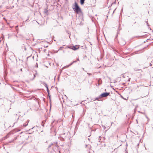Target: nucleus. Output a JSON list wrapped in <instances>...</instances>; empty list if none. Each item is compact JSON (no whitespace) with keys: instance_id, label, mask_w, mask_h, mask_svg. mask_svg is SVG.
<instances>
[{"instance_id":"21","label":"nucleus","mask_w":153,"mask_h":153,"mask_svg":"<svg viewBox=\"0 0 153 153\" xmlns=\"http://www.w3.org/2000/svg\"><path fill=\"white\" fill-rule=\"evenodd\" d=\"M87 74L89 75H91L92 74L91 73H87Z\"/></svg>"},{"instance_id":"12","label":"nucleus","mask_w":153,"mask_h":153,"mask_svg":"<svg viewBox=\"0 0 153 153\" xmlns=\"http://www.w3.org/2000/svg\"><path fill=\"white\" fill-rule=\"evenodd\" d=\"M44 121H42L41 123V125L42 126H43V127H44V125L45 123H44Z\"/></svg>"},{"instance_id":"2","label":"nucleus","mask_w":153,"mask_h":153,"mask_svg":"<svg viewBox=\"0 0 153 153\" xmlns=\"http://www.w3.org/2000/svg\"><path fill=\"white\" fill-rule=\"evenodd\" d=\"M110 94V93L109 92H104L102 93L100 95V97H107Z\"/></svg>"},{"instance_id":"19","label":"nucleus","mask_w":153,"mask_h":153,"mask_svg":"<svg viewBox=\"0 0 153 153\" xmlns=\"http://www.w3.org/2000/svg\"><path fill=\"white\" fill-rule=\"evenodd\" d=\"M7 76V74H5L4 75V78L5 79V78H6V77Z\"/></svg>"},{"instance_id":"23","label":"nucleus","mask_w":153,"mask_h":153,"mask_svg":"<svg viewBox=\"0 0 153 153\" xmlns=\"http://www.w3.org/2000/svg\"><path fill=\"white\" fill-rule=\"evenodd\" d=\"M28 19H26L25 21V22H28Z\"/></svg>"},{"instance_id":"24","label":"nucleus","mask_w":153,"mask_h":153,"mask_svg":"<svg viewBox=\"0 0 153 153\" xmlns=\"http://www.w3.org/2000/svg\"><path fill=\"white\" fill-rule=\"evenodd\" d=\"M48 46H45L44 47L45 48H47L48 47Z\"/></svg>"},{"instance_id":"32","label":"nucleus","mask_w":153,"mask_h":153,"mask_svg":"<svg viewBox=\"0 0 153 153\" xmlns=\"http://www.w3.org/2000/svg\"><path fill=\"white\" fill-rule=\"evenodd\" d=\"M46 50V49H45L44 50V51H45Z\"/></svg>"},{"instance_id":"13","label":"nucleus","mask_w":153,"mask_h":153,"mask_svg":"<svg viewBox=\"0 0 153 153\" xmlns=\"http://www.w3.org/2000/svg\"><path fill=\"white\" fill-rule=\"evenodd\" d=\"M101 97H100V96L98 97H97L96 98H95V100H97L98 101H100L99 99Z\"/></svg>"},{"instance_id":"39","label":"nucleus","mask_w":153,"mask_h":153,"mask_svg":"<svg viewBox=\"0 0 153 153\" xmlns=\"http://www.w3.org/2000/svg\"><path fill=\"white\" fill-rule=\"evenodd\" d=\"M152 32H153V30H152Z\"/></svg>"},{"instance_id":"8","label":"nucleus","mask_w":153,"mask_h":153,"mask_svg":"<svg viewBox=\"0 0 153 153\" xmlns=\"http://www.w3.org/2000/svg\"><path fill=\"white\" fill-rule=\"evenodd\" d=\"M42 83L43 85L46 87V88H47V87H48V86L47 84L45 82H42Z\"/></svg>"},{"instance_id":"37","label":"nucleus","mask_w":153,"mask_h":153,"mask_svg":"<svg viewBox=\"0 0 153 153\" xmlns=\"http://www.w3.org/2000/svg\"><path fill=\"white\" fill-rule=\"evenodd\" d=\"M136 121L137 122V120H136Z\"/></svg>"},{"instance_id":"1","label":"nucleus","mask_w":153,"mask_h":153,"mask_svg":"<svg viewBox=\"0 0 153 153\" xmlns=\"http://www.w3.org/2000/svg\"><path fill=\"white\" fill-rule=\"evenodd\" d=\"M74 6V7H73V9L75 13L78 14L79 12H81V8L76 1H75Z\"/></svg>"},{"instance_id":"35","label":"nucleus","mask_w":153,"mask_h":153,"mask_svg":"<svg viewBox=\"0 0 153 153\" xmlns=\"http://www.w3.org/2000/svg\"><path fill=\"white\" fill-rule=\"evenodd\" d=\"M148 40V39H147V40H146V41H147Z\"/></svg>"},{"instance_id":"17","label":"nucleus","mask_w":153,"mask_h":153,"mask_svg":"<svg viewBox=\"0 0 153 153\" xmlns=\"http://www.w3.org/2000/svg\"><path fill=\"white\" fill-rule=\"evenodd\" d=\"M48 97H49V98L50 101H51V95L50 94L49 95H48Z\"/></svg>"},{"instance_id":"28","label":"nucleus","mask_w":153,"mask_h":153,"mask_svg":"<svg viewBox=\"0 0 153 153\" xmlns=\"http://www.w3.org/2000/svg\"><path fill=\"white\" fill-rule=\"evenodd\" d=\"M62 48V47H60V48L59 49V50L61 49Z\"/></svg>"},{"instance_id":"14","label":"nucleus","mask_w":153,"mask_h":153,"mask_svg":"<svg viewBox=\"0 0 153 153\" xmlns=\"http://www.w3.org/2000/svg\"><path fill=\"white\" fill-rule=\"evenodd\" d=\"M36 74H33V78L32 79H31V80H33L35 78V77H36Z\"/></svg>"},{"instance_id":"6","label":"nucleus","mask_w":153,"mask_h":153,"mask_svg":"<svg viewBox=\"0 0 153 153\" xmlns=\"http://www.w3.org/2000/svg\"><path fill=\"white\" fill-rule=\"evenodd\" d=\"M48 149V153H55V151L53 149H52L51 150H50V148Z\"/></svg>"},{"instance_id":"20","label":"nucleus","mask_w":153,"mask_h":153,"mask_svg":"<svg viewBox=\"0 0 153 153\" xmlns=\"http://www.w3.org/2000/svg\"><path fill=\"white\" fill-rule=\"evenodd\" d=\"M121 97L123 99H124L125 100H126V99H125L122 96H121Z\"/></svg>"},{"instance_id":"16","label":"nucleus","mask_w":153,"mask_h":153,"mask_svg":"<svg viewBox=\"0 0 153 153\" xmlns=\"http://www.w3.org/2000/svg\"><path fill=\"white\" fill-rule=\"evenodd\" d=\"M47 88V92L49 93V90L48 87H47V88Z\"/></svg>"},{"instance_id":"10","label":"nucleus","mask_w":153,"mask_h":153,"mask_svg":"<svg viewBox=\"0 0 153 153\" xmlns=\"http://www.w3.org/2000/svg\"><path fill=\"white\" fill-rule=\"evenodd\" d=\"M85 147L86 148H88L89 149H90L91 148V146L90 145H86Z\"/></svg>"},{"instance_id":"40","label":"nucleus","mask_w":153,"mask_h":153,"mask_svg":"<svg viewBox=\"0 0 153 153\" xmlns=\"http://www.w3.org/2000/svg\"><path fill=\"white\" fill-rule=\"evenodd\" d=\"M90 153V152H89V153Z\"/></svg>"},{"instance_id":"38","label":"nucleus","mask_w":153,"mask_h":153,"mask_svg":"<svg viewBox=\"0 0 153 153\" xmlns=\"http://www.w3.org/2000/svg\"><path fill=\"white\" fill-rule=\"evenodd\" d=\"M126 153H128V152H126Z\"/></svg>"},{"instance_id":"25","label":"nucleus","mask_w":153,"mask_h":153,"mask_svg":"<svg viewBox=\"0 0 153 153\" xmlns=\"http://www.w3.org/2000/svg\"><path fill=\"white\" fill-rule=\"evenodd\" d=\"M29 16H28L27 19H28V20L29 19Z\"/></svg>"},{"instance_id":"4","label":"nucleus","mask_w":153,"mask_h":153,"mask_svg":"<svg viewBox=\"0 0 153 153\" xmlns=\"http://www.w3.org/2000/svg\"><path fill=\"white\" fill-rule=\"evenodd\" d=\"M69 48L72 49L74 50H76L79 48V46L78 45H76L75 46H71L69 47Z\"/></svg>"},{"instance_id":"3","label":"nucleus","mask_w":153,"mask_h":153,"mask_svg":"<svg viewBox=\"0 0 153 153\" xmlns=\"http://www.w3.org/2000/svg\"><path fill=\"white\" fill-rule=\"evenodd\" d=\"M52 146H54L56 147L57 148H58L59 147V146H58L57 144V142H54L53 143H51L50 145H49L48 147V149H49L51 148Z\"/></svg>"},{"instance_id":"9","label":"nucleus","mask_w":153,"mask_h":153,"mask_svg":"<svg viewBox=\"0 0 153 153\" xmlns=\"http://www.w3.org/2000/svg\"><path fill=\"white\" fill-rule=\"evenodd\" d=\"M85 0H80V3L81 5H83L84 3Z\"/></svg>"},{"instance_id":"36","label":"nucleus","mask_w":153,"mask_h":153,"mask_svg":"<svg viewBox=\"0 0 153 153\" xmlns=\"http://www.w3.org/2000/svg\"><path fill=\"white\" fill-rule=\"evenodd\" d=\"M146 118H148V117L147 116L146 117Z\"/></svg>"},{"instance_id":"30","label":"nucleus","mask_w":153,"mask_h":153,"mask_svg":"<svg viewBox=\"0 0 153 153\" xmlns=\"http://www.w3.org/2000/svg\"><path fill=\"white\" fill-rule=\"evenodd\" d=\"M130 78L129 79H128V81H130Z\"/></svg>"},{"instance_id":"5","label":"nucleus","mask_w":153,"mask_h":153,"mask_svg":"<svg viewBox=\"0 0 153 153\" xmlns=\"http://www.w3.org/2000/svg\"><path fill=\"white\" fill-rule=\"evenodd\" d=\"M79 58H77V61H73L72 62H71V63L70 64H69V65H66L64 67V68H67V67H69V66H70L71 65H72L74 63H75V62H76L77 61H79Z\"/></svg>"},{"instance_id":"33","label":"nucleus","mask_w":153,"mask_h":153,"mask_svg":"<svg viewBox=\"0 0 153 153\" xmlns=\"http://www.w3.org/2000/svg\"><path fill=\"white\" fill-rule=\"evenodd\" d=\"M7 136H8V135H7ZM7 137H9V136H8Z\"/></svg>"},{"instance_id":"11","label":"nucleus","mask_w":153,"mask_h":153,"mask_svg":"<svg viewBox=\"0 0 153 153\" xmlns=\"http://www.w3.org/2000/svg\"><path fill=\"white\" fill-rule=\"evenodd\" d=\"M98 82H99V83L98 84V85H99L102 83V80L100 79H99V80H98Z\"/></svg>"},{"instance_id":"15","label":"nucleus","mask_w":153,"mask_h":153,"mask_svg":"<svg viewBox=\"0 0 153 153\" xmlns=\"http://www.w3.org/2000/svg\"><path fill=\"white\" fill-rule=\"evenodd\" d=\"M123 43L121 44V45H124L126 44V42L125 41H123Z\"/></svg>"},{"instance_id":"18","label":"nucleus","mask_w":153,"mask_h":153,"mask_svg":"<svg viewBox=\"0 0 153 153\" xmlns=\"http://www.w3.org/2000/svg\"><path fill=\"white\" fill-rule=\"evenodd\" d=\"M118 32H117V34L115 36V38H116L117 36H118Z\"/></svg>"},{"instance_id":"31","label":"nucleus","mask_w":153,"mask_h":153,"mask_svg":"<svg viewBox=\"0 0 153 153\" xmlns=\"http://www.w3.org/2000/svg\"><path fill=\"white\" fill-rule=\"evenodd\" d=\"M84 68H82V70H84Z\"/></svg>"},{"instance_id":"7","label":"nucleus","mask_w":153,"mask_h":153,"mask_svg":"<svg viewBox=\"0 0 153 153\" xmlns=\"http://www.w3.org/2000/svg\"><path fill=\"white\" fill-rule=\"evenodd\" d=\"M29 121V120H28L26 122V123L23 124V126L24 127H26L27 126L28 123Z\"/></svg>"},{"instance_id":"34","label":"nucleus","mask_w":153,"mask_h":153,"mask_svg":"<svg viewBox=\"0 0 153 153\" xmlns=\"http://www.w3.org/2000/svg\"><path fill=\"white\" fill-rule=\"evenodd\" d=\"M59 153H60V151H59Z\"/></svg>"},{"instance_id":"26","label":"nucleus","mask_w":153,"mask_h":153,"mask_svg":"<svg viewBox=\"0 0 153 153\" xmlns=\"http://www.w3.org/2000/svg\"><path fill=\"white\" fill-rule=\"evenodd\" d=\"M150 66H152V64H151V63H150Z\"/></svg>"},{"instance_id":"22","label":"nucleus","mask_w":153,"mask_h":153,"mask_svg":"<svg viewBox=\"0 0 153 153\" xmlns=\"http://www.w3.org/2000/svg\"><path fill=\"white\" fill-rule=\"evenodd\" d=\"M146 22L147 23V25L148 26H149V25L148 23L147 22V21Z\"/></svg>"},{"instance_id":"29","label":"nucleus","mask_w":153,"mask_h":153,"mask_svg":"<svg viewBox=\"0 0 153 153\" xmlns=\"http://www.w3.org/2000/svg\"><path fill=\"white\" fill-rule=\"evenodd\" d=\"M48 93V95H50V93H49H49Z\"/></svg>"},{"instance_id":"27","label":"nucleus","mask_w":153,"mask_h":153,"mask_svg":"<svg viewBox=\"0 0 153 153\" xmlns=\"http://www.w3.org/2000/svg\"><path fill=\"white\" fill-rule=\"evenodd\" d=\"M20 71H22V68H21L20 69Z\"/></svg>"}]
</instances>
